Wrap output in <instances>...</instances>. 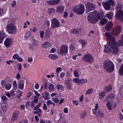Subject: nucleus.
Returning <instances> with one entry per match:
<instances>
[{
  "label": "nucleus",
  "mask_w": 123,
  "mask_h": 123,
  "mask_svg": "<svg viewBox=\"0 0 123 123\" xmlns=\"http://www.w3.org/2000/svg\"><path fill=\"white\" fill-rule=\"evenodd\" d=\"M29 48L30 50H33L35 49L33 46L32 45H30Z\"/></svg>",
  "instance_id": "nucleus-54"
},
{
  "label": "nucleus",
  "mask_w": 123,
  "mask_h": 123,
  "mask_svg": "<svg viewBox=\"0 0 123 123\" xmlns=\"http://www.w3.org/2000/svg\"><path fill=\"white\" fill-rule=\"evenodd\" d=\"M81 31V29L75 28L73 30L72 33L73 34H79L80 33Z\"/></svg>",
  "instance_id": "nucleus-22"
},
{
  "label": "nucleus",
  "mask_w": 123,
  "mask_h": 123,
  "mask_svg": "<svg viewBox=\"0 0 123 123\" xmlns=\"http://www.w3.org/2000/svg\"><path fill=\"white\" fill-rule=\"evenodd\" d=\"M18 55L17 54H15L13 56V58L14 59H15L17 58L18 57Z\"/></svg>",
  "instance_id": "nucleus-63"
},
{
  "label": "nucleus",
  "mask_w": 123,
  "mask_h": 123,
  "mask_svg": "<svg viewBox=\"0 0 123 123\" xmlns=\"http://www.w3.org/2000/svg\"><path fill=\"white\" fill-rule=\"evenodd\" d=\"M86 12H88L90 11L94 10L95 5L90 2L86 3L85 5Z\"/></svg>",
  "instance_id": "nucleus-8"
},
{
  "label": "nucleus",
  "mask_w": 123,
  "mask_h": 123,
  "mask_svg": "<svg viewBox=\"0 0 123 123\" xmlns=\"http://www.w3.org/2000/svg\"><path fill=\"white\" fill-rule=\"evenodd\" d=\"M37 31V28L35 27H34L33 28L32 31L34 32H35Z\"/></svg>",
  "instance_id": "nucleus-59"
},
{
  "label": "nucleus",
  "mask_w": 123,
  "mask_h": 123,
  "mask_svg": "<svg viewBox=\"0 0 123 123\" xmlns=\"http://www.w3.org/2000/svg\"><path fill=\"white\" fill-rule=\"evenodd\" d=\"M121 5H117L116 8H117V10H121Z\"/></svg>",
  "instance_id": "nucleus-47"
},
{
  "label": "nucleus",
  "mask_w": 123,
  "mask_h": 123,
  "mask_svg": "<svg viewBox=\"0 0 123 123\" xmlns=\"http://www.w3.org/2000/svg\"><path fill=\"white\" fill-rule=\"evenodd\" d=\"M85 11L84 5L82 4L78 5L74 7V12L79 15L82 14Z\"/></svg>",
  "instance_id": "nucleus-4"
},
{
  "label": "nucleus",
  "mask_w": 123,
  "mask_h": 123,
  "mask_svg": "<svg viewBox=\"0 0 123 123\" xmlns=\"http://www.w3.org/2000/svg\"><path fill=\"white\" fill-rule=\"evenodd\" d=\"M108 97L109 99H112L114 97V96L112 94H109L108 95Z\"/></svg>",
  "instance_id": "nucleus-49"
},
{
  "label": "nucleus",
  "mask_w": 123,
  "mask_h": 123,
  "mask_svg": "<svg viewBox=\"0 0 123 123\" xmlns=\"http://www.w3.org/2000/svg\"><path fill=\"white\" fill-rule=\"evenodd\" d=\"M60 0H50L47 1V3L49 5H55L59 3Z\"/></svg>",
  "instance_id": "nucleus-13"
},
{
  "label": "nucleus",
  "mask_w": 123,
  "mask_h": 123,
  "mask_svg": "<svg viewBox=\"0 0 123 123\" xmlns=\"http://www.w3.org/2000/svg\"><path fill=\"white\" fill-rule=\"evenodd\" d=\"M17 113L15 111L13 113V115L11 119L12 121H13L14 120H16L17 119Z\"/></svg>",
  "instance_id": "nucleus-24"
},
{
  "label": "nucleus",
  "mask_w": 123,
  "mask_h": 123,
  "mask_svg": "<svg viewBox=\"0 0 123 123\" xmlns=\"http://www.w3.org/2000/svg\"><path fill=\"white\" fill-rule=\"evenodd\" d=\"M1 98L3 100L5 101L7 99V98L5 96H3L1 97Z\"/></svg>",
  "instance_id": "nucleus-58"
},
{
  "label": "nucleus",
  "mask_w": 123,
  "mask_h": 123,
  "mask_svg": "<svg viewBox=\"0 0 123 123\" xmlns=\"http://www.w3.org/2000/svg\"><path fill=\"white\" fill-rule=\"evenodd\" d=\"M74 80L77 85H79L84 83L86 82V80L83 79H80L79 78H74Z\"/></svg>",
  "instance_id": "nucleus-12"
},
{
  "label": "nucleus",
  "mask_w": 123,
  "mask_h": 123,
  "mask_svg": "<svg viewBox=\"0 0 123 123\" xmlns=\"http://www.w3.org/2000/svg\"><path fill=\"white\" fill-rule=\"evenodd\" d=\"M33 60L32 58V57H29L28 58L27 61L28 62H31Z\"/></svg>",
  "instance_id": "nucleus-64"
},
{
  "label": "nucleus",
  "mask_w": 123,
  "mask_h": 123,
  "mask_svg": "<svg viewBox=\"0 0 123 123\" xmlns=\"http://www.w3.org/2000/svg\"><path fill=\"white\" fill-rule=\"evenodd\" d=\"M13 89L14 90H16V88L17 87V85L16 83V81L15 80L13 81Z\"/></svg>",
  "instance_id": "nucleus-34"
},
{
  "label": "nucleus",
  "mask_w": 123,
  "mask_h": 123,
  "mask_svg": "<svg viewBox=\"0 0 123 123\" xmlns=\"http://www.w3.org/2000/svg\"><path fill=\"white\" fill-rule=\"evenodd\" d=\"M48 57L52 60H54L58 58V56L56 54H50L49 55Z\"/></svg>",
  "instance_id": "nucleus-23"
},
{
  "label": "nucleus",
  "mask_w": 123,
  "mask_h": 123,
  "mask_svg": "<svg viewBox=\"0 0 123 123\" xmlns=\"http://www.w3.org/2000/svg\"><path fill=\"white\" fill-rule=\"evenodd\" d=\"M11 85L10 83H8L6 85V89L7 90H9L11 88Z\"/></svg>",
  "instance_id": "nucleus-39"
},
{
  "label": "nucleus",
  "mask_w": 123,
  "mask_h": 123,
  "mask_svg": "<svg viewBox=\"0 0 123 123\" xmlns=\"http://www.w3.org/2000/svg\"><path fill=\"white\" fill-rule=\"evenodd\" d=\"M68 47L67 45H63L61 46L60 53L62 55H66L68 52Z\"/></svg>",
  "instance_id": "nucleus-10"
},
{
  "label": "nucleus",
  "mask_w": 123,
  "mask_h": 123,
  "mask_svg": "<svg viewBox=\"0 0 123 123\" xmlns=\"http://www.w3.org/2000/svg\"><path fill=\"white\" fill-rule=\"evenodd\" d=\"M107 21L108 20L107 19L105 18H103L101 19L100 23L101 25L103 26L104 25Z\"/></svg>",
  "instance_id": "nucleus-25"
},
{
  "label": "nucleus",
  "mask_w": 123,
  "mask_h": 123,
  "mask_svg": "<svg viewBox=\"0 0 123 123\" xmlns=\"http://www.w3.org/2000/svg\"><path fill=\"white\" fill-rule=\"evenodd\" d=\"M56 50V49L54 48H52L50 50L49 52L50 53H54Z\"/></svg>",
  "instance_id": "nucleus-55"
},
{
  "label": "nucleus",
  "mask_w": 123,
  "mask_h": 123,
  "mask_svg": "<svg viewBox=\"0 0 123 123\" xmlns=\"http://www.w3.org/2000/svg\"><path fill=\"white\" fill-rule=\"evenodd\" d=\"M71 83V82L69 79H68L66 82V84L67 87L70 90L72 89Z\"/></svg>",
  "instance_id": "nucleus-19"
},
{
  "label": "nucleus",
  "mask_w": 123,
  "mask_h": 123,
  "mask_svg": "<svg viewBox=\"0 0 123 123\" xmlns=\"http://www.w3.org/2000/svg\"><path fill=\"white\" fill-rule=\"evenodd\" d=\"M122 28L119 26H118L114 28L112 31V33L115 36H116L119 34L121 31Z\"/></svg>",
  "instance_id": "nucleus-11"
},
{
  "label": "nucleus",
  "mask_w": 123,
  "mask_h": 123,
  "mask_svg": "<svg viewBox=\"0 0 123 123\" xmlns=\"http://www.w3.org/2000/svg\"><path fill=\"white\" fill-rule=\"evenodd\" d=\"M51 28L53 29L59 27L60 23L59 20L55 18H54L51 20Z\"/></svg>",
  "instance_id": "nucleus-9"
},
{
  "label": "nucleus",
  "mask_w": 123,
  "mask_h": 123,
  "mask_svg": "<svg viewBox=\"0 0 123 123\" xmlns=\"http://www.w3.org/2000/svg\"><path fill=\"white\" fill-rule=\"evenodd\" d=\"M112 89L111 86H110L108 87H105L104 88V91L106 92H109Z\"/></svg>",
  "instance_id": "nucleus-30"
},
{
  "label": "nucleus",
  "mask_w": 123,
  "mask_h": 123,
  "mask_svg": "<svg viewBox=\"0 0 123 123\" xmlns=\"http://www.w3.org/2000/svg\"><path fill=\"white\" fill-rule=\"evenodd\" d=\"M64 7L62 5L58 6L56 7V12L61 13H62L64 11Z\"/></svg>",
  "instance_id": "nucleus-15"
},
{
  "label": "nucleus",
  "mask_w": 123,
  "mask_h": 123,
  "mask_svg": "<svg viewBox=\"0 0 123 123\" xmlns=\"http://www.w3.org/2000/svg\"><path fill=\"white\" fill-rule=\"evenodd\" d=\"M6 29L8 32L10 34H14L17 31V29L16 26L12 23H10L7 25Z\"/></svg>",
  "instance_id": "nucleus-5"
},
{
  "label": "nucleus",
  "mask_w": 123,
  "mask_h": 123,
  "mask_svg": "<svg viewBox=\"0 0 123 123\" xmlns=\"http://www.w3.org/2000/svg\"><path fill=\"white\" fill-rule=\"evenodd\" d=\"M74 74L75 76H78L79 75L78 72L77 71H75L74 72Z\"/></svg>",
  "instance_id": "nucleus-62"
},
{
  "label": "nucleus",
  "mask_w": 123,
  "mask_h": 123,
  "mask_svg": "<svg viewBox=\"0 0 123 123\" xmlns=\"http://www.w3.org/2000/svg\"><path fill=\"white\" fill-rule=\"evenodd\" d=\"M12 40L11 39L8 38H6L4 42L5 45L6 47H9L12 43Z\"/></svg>",
  "instance_id": "nucleus-17"
},
{
  "label": "nucleus",
  "mask_w": 123,
  "mask_h": 123,
  "mask_svg": "<svg viewBox=\"0 0 123 123\" xmlns=\"http://www.w3.org/2000/svg\"><path fill=\"white\" fill-rule=\"evenodd\" d=\"M101 18V17L99 13L94 11L90 13L88 15L87 19L90 22L94 23L100 19Z\"/></svg>",
  "instance_id": "nucleus-3"
},
{
  "label": "nucleus",
  "mask_w": 123,
  "mask_h": 123,
  "mask_svg": "<svg viewBox=\"0 0 123 123\" xmlns=\"http://www.w3.org/2000/svg\"><path fill=\"white\" fill-rule=\"evenodd\" d=\"M103 67L106 72H112L113 71L114 66L112 62L107 60L104 61Z\"/></svg>",
  "instance_id": "nucleus-2"
},
{
  "label": "nucleus",
  "mask_w": 123,
  "mask_h": 123,
  "mask_svg": "<svg viewBox=\"0 0 123 123\" xmlns=\"http://www.w3.org/2000/svg\"><path fill=\"white\" fill-rule=\"evenodd\" d=\"M58 123H66V121L65 119H59L58 121Z\"/></svg>",
  "instance_id": "nucleus-37"
},
{
  "label": "nucleus",
  "mask_w": 123,
  "mask_h": 123,
  "mask_svg": "<svg viewBox=\"0 0 123 123\" xmlns=\"http://www.w3.org/2000/svg\"><path fill=\"white\" fill-rule=\"evenodd\" d=\"M62 69L58 67L56 69V71L57 73H59V72L62 70Z\"/></svg>",
  "instance_id": "nucleus-50"
},
{
  "label": "nucleus",
  "mask_w": 123,
  "mask_h": 123,
  "mask_svg": "<svg viewBox=\"0 0 123 123\" xmlns=\"http://www.w3.org/2000/svg\"><path fill=\"white\" fill-rule=\"evenodd\" d=\"M24 81L23 80H21L18 82V87L19 89L23 90L24 89Z\"/></svg>",
  "instance_id": "nucleus-18"
},
{
  "label": "nucleus",
  "mask_w": 123,
  "mask_h": 123,
  "mask_svg": "<svg viewBox=\"0 0 123 123\" xmlns=\"http://www.w3.org/2000/svg\"><path fill=\"white\" fill-rule=\"evenodd\" d=\"M57 89L59 90L60 89H63L64 86L62 85L59 84L57 85L56 86Z\"/></svg>",
  "instance_id": "nucleus-35"
},
{
  "label": "nucleus",
  "mask_w": 123,
  "mask_h": 123,
  "mask_svg": "<svg viewBox=\"0 0 123 123\" xmlns=\"http://www.w3.org/2000/svg\"><path fill=\"white\" fill-rule=\"evenodd\" d=\"M34 102L35 103H36L38 102L37 99L35 96H34Z\"/></svg>",
  "instance_id": "nucleus-61"
},
{
  "label": "nucleus",
  "mask_w": 123,
  "mask_h": 123,
  "mask_svg": "<svg viewBox=\"0 0 123 123\" xmlns=\"http://www.w3.org/2000/svg\"><path fill=\"white\" fill-rule=\"evenodd\" d=\"M106 105L107 107H108V109L109 110H111V105L110 104V101H108L106 104Z\"/></svg>",
  "instance_id": "nucleus-40"
},
{
  "label": "nucleus",
  "mask_w": 123,
  "mask_h": 123,
  "mask_svg": "<svg viewBox=\"0 0 123 123\" xmlns=\"http://www.w3.org/2000/svg\"><path fill=\"white\" fill-rule=\"evenodd\" d=\"M51 44L47 41L45 42L44 43L42 44V46L44 48H48L51 46Z\"/></svg>",
  "instance_id": "nucleus-21"
},
{
  "label": "nucleus",
  "mask_w": 123,
  "mask_h": 123,
  "mask_svg": "<svg viewBox=\"0 0 123 123\" xmlns=\"http://www.w3.org/2000/svg\"><path fill=\"white\" fill-rule=\"evenodd\" d=\"M102 5L104 8L106 10H109L111 8V5L113 6L114 3L112 0H109L107 2H103Z\"/></svg>",
  "instance_id": "nucleus-7"
},
{
  "label": "nucleus",
  "mask_w": 123,
  "mask_h": 123,
  "mask_svg": "<svg viewBox=\"0 0 123 123\" xmlns=\"http://www.w3.org/2000/svg\"><path fill=\"white\" fill-rule=\"evenodd\" d=\"M105 16L110 19H112V17L113 16V14L111 12H109L106 14L105 15Z\"/></svg>",
  "instance_id": "nucleus-29"
},
{
  "label": "nucleus",
  "mask_w": 123,
  "mask_h": 123,
  "mask_svg": "<svg viewBox=\"0 0 123 123\" xmlns=\"http://www.w3.org/2000/svg\"><path fill=\"white\" fill-rule=\"evenodd\" d=\"M105 92H100L99 93V98L100 99H102L105 94Z\"/></svg>",
  "instance_id": "nucleus-28"
},
{
  "label": "nucleus",
  "mask_w": 123,
  "mask_h": 123,
  "mask_svg": "<svg viewBox=\"0 0 123 123\" xmlns=\"http://www.w3.org/2000/svg\"><path fill=\"white\" fill-rule=\"evenodd\" d=\"M113 25L112 22H109L107 25L105 26V29L107 31H109L111 30Z\"/></svg>",
  "instance_id": "nucleus-14"
},
{
  "label": "nucleus",
  "mask_w": 123,
  "mask_h": 123,
  "mask_svg": "<svg viewBox=\"0 0 123 123\" xmlns=\"http://www.w3.org/2000/svg\"><path fill=\"white\" fill-rule=\"evenodd\" d=\"M50 36L49 33L48 32H46L45 34V37L46 38H48Z\"/></svg>",
  "instance_id": "nucleus-52"
},
{
  "label": "nucleus",
  "mask_w": 123,
  "mask_h": 123,
  "mask_svg": "<svg viewBox=\"0 0 123 123\" xmlns=\"http://www.w3.org/2000/svg\"><path fill=\"white\" fill-rule=\"evenodd\" d=\"M6 35L4 32L3 31H0V38L3 40L6 37Z\"/></svg>",
  "instance_id": "nucleus-27"
},
{
  "label": "nucleus",
  "mask_w": 123,
  "mask_h": 123,
  "mask_svg": "<svg viewBox=\"0 0 123 123\" xmlns=\"http://www.w3.org/2000/svg\"><path fill=\"white\" fill-rule=\"evenodd\" d=\"M105 36L109 40L106 45L105 46L104 51L105 52L117 55L119 51L117 48V43L116 42L115 38L108 32L105 33Z\"/></svg>",
  "instance_id": "nucleus-1"
},
{
  "label": "nucleus",
  "mask_w": 123,
  "mask_h": 123,
  "mask_svg": "<svg viewBox=\"0 0 123 123\" xmlns=\"http://www.w3.org/2000/svg\"><path fill=\"white\" fill-rule=\"evenodd\" d=\"M119 74L121 75H123V64L121 65L119 71Z\"/></svg>",
  "instance_id": "nucleus-32"
},
{
  "label": "nucleus",
  "mask_w": 123,
  "mask_h": 123,
  "mask_svg": "<svg viewBox=\"0 0 123 123\" xmlns=\"http://www.w3.org/2000/svg\"><path fill=\"white\" fill-rule=\"evenodd\" d=\"M44 32L43 31H40V37L41 38L43 37L44 36Z\"/></svg>",
  "instance_id": "nucleus-44"
},
{
  "label": "nucleus",
  "mask_w": 123,
  "mask_h": 123,
  "mask_svg": "<svg viewBox=\"0 0 123 123\" xmlns=\"http://www.w3.org/2000/svg\"><path fill=\"white\" fill-rule=\"evenodd\" d=\"M82 60L84 62L91 63L93 62L94 59L91 55L87 54H85L83 55Z\"/></svg>",
  "instance_id": "nucleus-6"
},
{
  "label": "nucleus",
  "mask_w": 123,
  "mask_h": 123,
  "mask_svg": "<svg viewBox=\"0 0 123 123\" xmlns=\"http://www.w3.org/2000/svg\"><path fill=\"white\" fill-rule=\"evenodd\" d=\"M123 14V12L121 10H118L115 14V18L117 19H120Z\"/></svg>",
  "instance_id": "nucleus-16"
},
{
  "label": "nucleus",
  "mask_w": 123,
  "mask_h": 123,
  "mask_svg": "<svg viewBox=\"0 0 123 123\" xmlns=\"http://www.w3.org/2000/svg\"><path fill=\"white\" fill-rule=\"evenodd\" d=\"M43 97L45 99L47 100V99L48 97V93H47V92H45V94L44 93H43Z\"/></svg>",
  "instance_id": "nucleus-42"
},
{
  "label": "nucleus",
  "mask_w": 123,
  "mask_h": 123,
  "mask_svg": "<svg viewBox=\"0 0 123 123\" xmlns=\"http://www.w3.org/2000/svg\"><path fill=\"white\" fill-rule=\"evenodd\" d=\"M16 2L15 1H13L11 4V6L13 7H14L16 6Z\"/></svg>",
  "instance_id": "nucleus-48"
},
{
  "label": "nucleus",
  "mask_w": 123,
  "mask_h": 123,
  "mask_svg": "<svg viewBox=\"0 0 123 123\" xmlns=\"http://www.w3.org/2000/svg\"><path fill=\"white\" fill-rule=\"evenodd\" d=\"M46 104L47 105H49L52 104V102L50 100H49L46 102Z\"/></svg>",
  "instance_id": "nucleus-56"
},
{
  "label": "nucleus",
  "mask_w": 123,
  "mask_h": 123,
  "mask_svg": "<svg viewBox=\"0 0 123 123\" xmlns=\"http://www.w3.org/2000/svg\"><path fill=\"white\" fill-rule=\"evenodd\" d=\"M31 107V108H33L34 106V104L33 101H31L30 103V104Z\"/></svg>",
  "instance_id": "nucleus-51"
},
{
  "label": "nucleus",
  "mask_w": 123,
  "mask_h": 123,
  "mask_svg": "<svg viewBox=\"0 0 123 123\" xmlns=\"http://www.w3.org/2000/svg\"><path fill=\"white\" fill-rule=\"evenodd\" d=\"M6 81L5 80H2L1 82V84L2 86L4 87L6 85V83H5Z\"/></svg>",
  "instance_id": "nucleus-46"
},
{
  "label": "nucleus",
  "mask_w": 123,
  "mask_h": 123,
  "mask_svg": "<svg viewBox=\"0 0 123 123\" xmlns=\"http://www.w3.org/2000/svg\"><path fill=\"white\" fill-rule=\"evenodd\" d=\"M121 39L117 43V47L118 45L120 46L123 45V34L121 37Z\"/></svg>",
  "instance_id": "nucleus-20"
},
{
  "label": "nucleus",
  "mask_w": 123,
  "mask_h": 123,
  "mask_svg": "<svg viewBox=\"0 0 123 123\" xmlns=\"http://www.w3.org/2000/svg\"><path fill=\"white\" fill-rule=\"evenodd\" d=\"M86 115V114L85 112L81 113L80 115V118L82 119H84L85 118Z\"/></svg>",
  "instance_id": "nucleus-38"
},
{
  "label": "nucleus",
  "mask_w": 123,
  "mask_h": 123,
  "mask_svg": "<svg viewBox=\"0 0 123 123\" xmlns=\"http://www.w3.org/2000/svg\"><path fill=\"white\" fill-rule=\"evenodd\" d=\"M54 86L52 84H50L49 86V89L52 91L54 89Z\"/></svg>",
  "instance_id": "nucleus-43"
},
{
  "label": "nucleus",
  "mask_w": 123,
  "mask_h": 123,
  "mask_svg": "<svg viewBox=\"0 0 123 123\" xmlns=\"http://www.w3.org/2000/svg\"><path fill=\"white\" fill-rule=\"evenodd\" d=\"M65 75V73L63 72L60 75V77L61 78H63L64 76Z\"/></svg>",
  "instance_id": "nucleus-57"
},
{
  "label": "nucleus",
  "mask_w": 123,
  "mask_h": 123,
  "mask_svg": "<svg viewBox=\"0 0 123 123\" xmlns=\"http://www.w3.org/2000/svg\"><path fill=\"white\" fill-rule=\"evenodd\" d=\"M33 42V44L35 46H36L38 44V42L35 39L32 40Z\"/></svg>",
  "instance_id": "nucleus-45"
},
{
  "label": "nucleus",
  "mask_w": 123,
  "mask_h": 123,
  "mask_svg": "<svg viewBox=\"0 0 123 123\" xmlns=\"http://www.w3.org/2000/svg\"><path fill=\"white\" fill-rule=\"evenodd\" d=\"M34 92L37 96H40V94L39 93H38L37 91L34 90Z\"/></svg>",
  "instance_id": "nucleus-60"
},
{
  "label": "nucleus",
  "mask_w": 123,
  "mask_h": 123,
  "mask_svg": "<svg viewBox=\"0 0 123 123\" xmlns=\"http://www.w3.org/2000/svg\"><path fill=\"white\" fill-rule=\"evenodd\" d=\"M96 114L99 115V117L101 118L103 117L104 116V114L100 111H98Z\"/></svg>",
  "instance_id": "nucleus-31"
},
{
  "label": "nucleus",
  "mask_w": 123,
  "mask_h": 123,
  "mask_svg": "<svg viewBox=\"0 0 123 123\" xmlns=\"http://www.w3.org/2000/svg\"><path fill=\"white\" fill-rule=\"evenodd\" d=\"M6 104L5 103H2L1 105V106L2 110L5 111L6 110Z\"/></svg>",
  "instance_id": "nucleus-26"
},
{
  "label": "nucleus",
  "mask_w": 123,
  "mask_h": 123,
  "mask_svg": "<svg viewBox=\"0 0 123 123\" xmlns=\"http://www.w3.org/2000/svg\"><path fill=\"white\" fill-rule=\"evenodd\" d=\"M30 35V33L29 32H27L25 34L24 38L26 39L27 38L29 37Z\"/></svg>",
  "instance_id": "nucleus-41"
},
{
  "label": "nucleus",
  "mask_w": 123,
  "mask_h": 123,
  "mask_svg": "<svg viewBox=\"0 0 123 123\" xmlns=\"http://www.w3.org/2000/svg\"><path fill=\"white\" fill-rule=\"evenodd\" d=\"M48 13L50 14H52V13L55 12L54 9L53 8H50L48 10Z\"/></svg>",
  "instance_id": "nucleus-33"
},
{
  "label": "nucleus",
  "mask_w": 123,
  "mask_h": 123,
  "mask_svg": "<svg viewBox=\"0 0 123 123\" xmlns=\"http://www.w3.org/2000/svg\"><path fill=\"white\" fill-rule=\"evenodd\" d=\"M53 101L54 102L57 103L59 102V100L58 99V98H54L53 99Z\"/></svg>",
  "instance_id": "nucleus-53"
},
{
  "label": "nucleus",
  "mask_w": 123,
  "mask_h": 123,
  "mask_svg": "<svg viewBox=\"0 0 123 123\" xmlns=\"http://www.w3.org/2000/svg\"><path fill=\"white\" fill-rule=\"evenodd\" d=\"M93 92V90L92 89H90L88 90L86 92L85 94H89L92 93Z\"/></svg>",
  "instance_id": "nucleus-36"
}]
</instances>
